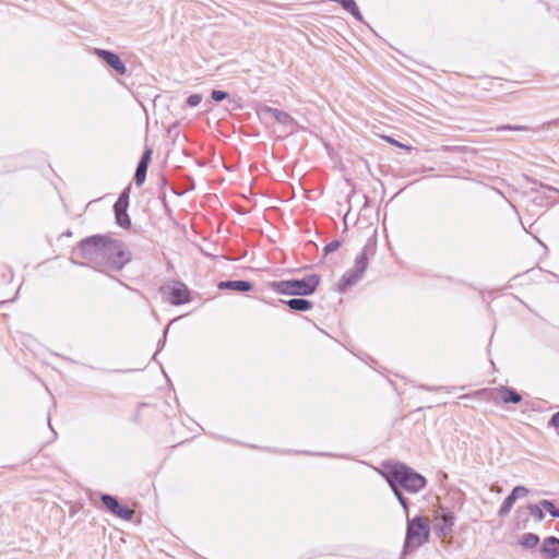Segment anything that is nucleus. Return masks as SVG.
<instances>
[{"label": "nucleus", "instance_id": "obj_1", "mask_svg": "<svg viewBox=\"0 0 559 559\" xmlns=\"http://www.w3.org/2000/svg\"><path fill=\"white\" fill-rule=\"evenodd\" d=\"M83 259L112 270H121L131 259L126 246L107 236H92L83 239L79 246Z\"/></svg>", "mask_w": 559, "mask_h": 559}, {"label": "nucleus", "instance_id": "obj_2", "mask_svg": "<svg viewBox=\"0 0 559 559\" xmlns=\"http://www.w3.org/2000/svg\"><path fill=\"white\" fill-rule=\"evenodd\" d=\"M381 475L386 479L392 491L400 487L411 493H417L426 487V478L402 463L383 464Z\"/></svg>", "mask_w": 559, "mask_h": 559}, {"label": "nucleus", "instance_id": "obj_3", "mask_svg": "<svg viewBox=\"0 0 559 559\" xmlns=\"http://www.w3.org/2000/svg\"><path fill=\"white\" fill-rule=\"evenodd\" d=\"M376 242L371 239L365 245L362 251L357 254L353 267L348 269L338 282L340 292H346L349 287L357 284L368 267V258L373 255Z\"/></svg>", "mask_w": 559, "mask_h": 559}, {"label": "nucleus", "instance_id": "obj_4", "mask_svg": "<svg viewBox=\"0 0 559 559\" xmlns=\"http://www.w3.org/2000/svg\"><path fill=\"white\" fill-rule=\"evenodd\" d=\"M376 242L371 239L365 245L362 251L357 254L353 267L348 269L338 282L340 292H346L349 287L357 284L368 267V258L373 255Z\"/></svg>", "mask_w": 559, "mask_h": 559}, {"label": "nucleus", "instance_id": "obj_5", "mask_svg": "<svg viewBox=\"0 0 559 559\" xmlns=\"http://www.w3.org/2000/svg\"><path fill=\"white\" fill-rule=\"evenodd\" d=\"M429 536L430 524L427 518L417 515L413 519H408L406 525L404 551L409 552L416 550L428 542Z\"/></svg>", "mask_w": 559, "mask_h": 559}, {"label": "nucleus", "instance_id": "obj_6", "mask_svg": "<svg viewBox=\"0 0 559 559\" xmlns=\"http://www.w3.org/2000/svg\"><path fill=\"white\" fill-rule=\"evenodd\" d=\"M320 276L310 274L300 280H288L272 283V288L282 295L308 296L316 292Z\"/></svg>", "mask_w": 559, "mask_h": 559}, {"label": "nucleus", "instance_id": "obj_7", "mask_svg": "<svg viewBox=\"0 0 559 559\" xmlns=\"http://www.w3.org/2000/svg\"><path fill=\"white\" fill-rule=\"evenodd\" d=\"M477 394H485L487 399L495 403H513L518 404L521 402L522 396L508 386H499L491 390H480Z\"/></svg>", "mask_w": 559, "mask_h": 559}, {"label": "nucleus", "instance_id": "obj_8", "mask_svg": "<svg viewBox=\"0 0 559 559\" xmlns=\"http://www.w3.org/2000/svg\"><path fill=\"white\" fill-rule=\"evenodd\" d=\"M100 500L106 509L109 510L114 515L128 521L132 519L133 511L131 509L121 507L115 497L110 495H103Z\"/></svg>", "mask_w": 559, "mask_h": 559}, {"label": "nucleus", "instance_id": "obj_9", "mask_svg": "<svg viewBox=\"0 0 559 559\" xmlns=\"http://www.w3.org/2000/svg\"><path fill=\"white\" fill-rule=\"evenodd\" d=\"M454 525V515L451 512L438 513L435 518L433 528L439 537H445L451 534Z\"/></svg>", "mask_w": 559, "mask_h": 559}, {"label": "nucleus", "instance_id": "obj_10", "mask_svg": "<svg viewBox=\"0 0 559 559\" xmlns=\"http://www.w3.org/2000/svg\"><path fill=\"white\" fill-rule=\"evenodd\" d=\"M95 53L119 74H126L127 68L118 55L105 49H96Z\"/></svg>", "mask_w": 559, "mask_h": 559}, {"label": "nucleus", "instance_id": "obj_11", "mask_svg": "<svg viewBox=\"0 0 559 559\" xmlns=\"http://www.w3.org/2000/svg\"><path fill=\"white\" fill-rule=\"evenodd\" d=\"M543 558L556 559L559 557V539L554 536L546 537L539 549Z\"/></svg>", "mask_w": 559, "mask_h": 559}, {"label": "nucleus", "instance_id": "obj_12", "mask_svg": "<svg viewBox=\"0 0 559 559\" xmlns=\"http://www.w3.org/2000/svg\"><path fill=\"white\" fill-rule=\"evenodd\" d=\"M151 154H152V151L146 150L138 164L135 175H134V180H135L136 186H141L145 180Z\"/></svg>", "mask_w": 559, "mask_h": 559}, {"label": "nucleus", "instance_id": "obj_13", "mask_svg": "<svg viewBox=\"0 0 559 559\" xmlns=\"http://www.w3.org/2000/svg\"><path fill=\"white\" fill-rule=\"evenodd\" d=\"M263 114L273 118L274 120H276L278 123H281L283 126L293 128L294 119L285 111H282V110L275 109V108H271V107H266L263 109Z\"/></svg>", "mask_w": 559, "mask_h": 559}, {"label": "nucleus", "instance_id": "obj_14", "mask_svg": "<svg viewBox=\"0 0 559 559\" xmlns=\"http://www.w3.org/2000/svg\"><path fill=\"white\" fill-rule=\"evenodd\" d=\"M173 305H181L189 301V292L183 284H178L170 289Z\"/></svg>", "mask_w": 559, "mask_h": 559}, {"label": "nucleus", "instance_id": "obj_15", "mask_svg": "<svg viewBox=\"0 0 559 559\" xmlns=\"http://www.w3.org/2000/svg\"><path fill=\"white\" fill-rule=\"evenodd\" d=\"M219 289H231L236 292H249L252 284L248 281H226L218 284Z\"/></svg>", "mask_w": 559, "mask_h": 559}, {"label": "nucleus", "instance_id": "obj_16", "mask_svg": "<svg viewBox=\"0 0 559 559\" xmlns=\"http://www.w3.org/2000/svg\"><path fill=\"white\" fill-rule=\"evenodd\" d=\"M284 302L294 311H308L312 308V302L302 298H293Z\"/></svg>", "mask_w": 559, "mask_h": 559}, {"label": "nucleus", "instance_id": "obj_17", "mask_svg": "<svg viewBox=\"0 0 559 559\" xmlns=\"http://www.w3.org/2000/svg\"><path fill=\"white\" fill-rule=\"evenodd\" d=\"M519 544L525 549H533L539 544V537L533 533H525L520 537Z\"/></svg>", "mask_w": 559, "mask_h": 559}, {"label": "nucleus", "instance_id": "obj_18", "mask_svg": "<svg viewBox=\"0 0 559 559\" xmlns=\"http://www.w3.org/2000/svg\"><path fill=\"white\" fill-rule=\"evenodd\" d=\"M515 501L516 499L510 493L501 503L498 514L502 518L508 515L512 510Z\"/></svg>", "mask_w": 559, "mask_h": 559}, {"label": "nucleus", "instance_id": "obj_19", "mask_svg": "<svg viewBox=\"0 0 559 559\" xmlns=\"http://www.w3.org/2000/svg\"><path fill=\"white\" fill-rule=\"evenodd\" d=\"M543 507L539 504H530L527 507V510L530 512V514L538 522H540L544 518H545V514L543 512Z\"/></svg>", "mask_w": 559, "mask_h": 559}, {"label": "nucleus", "instance_id": "obj_20", "mask_svg": "<svg viewBox=\"0 0 559 559\" xmlns=\"http://www.w3.org/2000/svg\"><path fill=\"white\" fill-rule=\"evenodd\" d=\"M115 213L117 212H126L128 207V194L124 192L122 193L117 202L115 203Z\"/></svg>", "mask_w": 559, "mask_h": 559}, {"label": "nucleus", "instance_id": "obj_21", "mask_svg": "<svg viewBox=\"0 0 559 559\" xmlns=\"http://www.w3.org/2000/svg\"><path fill=\"white\" fill-rule=\"evenodd\" d=\"M540 506L548 511L551 516L559 518V509L555 507V504L549 500L540 501Z\"/></svg>", "mask_w": 559, "mask_h": 559}, {"label": "nucleus", "instance_id": "obj_22", "mask_svg": "<svg viewBox=\"0 0 559 559\" xmlns=\"http://www.w3.org/2000/svg\"><path fill=\"white\" fill-rule=\"evenodd\" d=\"M393 492H394V496L396 497V499L399 500L400 504L402 506L406 519L408 520L409 514H408V503H407L406 498L402 495L401 490H395Z\"/></svg>", "mask_w": 559, "mask_h": 559}, {"label": "nucleus", "instance_id": "obj_23", "mask_svg": "<svg viewBox=\"0 0 559 559\" xmlns=\"http://www.w3.org/2000/svg\"><path fill=\"white\" fill-rule=\"evenodd\" d=\"M115 214H116L117 223L120 226L126 227V226L130 225V218H129V216L127 214V211L126 212H117Z\"/></svg>", "mask_w": 559, "mask_h": 559}, {"label": "nucleus", "instance_id": "obj_24", "mask_svg": "<svg viewBox=\"0 0 559 559\" xmlns=\"http://www.w3.org/2000/svg\"><path fill=\"white\" fill-rule=\"evenodd\" d=\"M511 495L515 498H523L528 495V489L524 486H516L512 489Z\"/></svg>", "mask_w": 559, "mask_h": 559}, {"label": "nucleus", "instance_id": "obj_25", "mask_svg": "<svg viewBox=\"0 0 559 559\" xmlns=\"http://www.w3.org/2000/svg\"><path fill=\"white\" fill-rule=\"evenodd\" d=\"M227 97H228V94L224 91L214 90L211 93V98L214 102H222V100L226 99Z\"/></svg>", "mask_w": 559, "mask_h": 559}, {"label": "nucleus", "instance_id": "obj_26", "mask_svg": "<svg viewBox=\"0 0 559 559\" xmlns=\"http://www.w3.org/2000/svg\"><path fill=\"white\" fill-rule=\"evenodd\" d=\"M201 102H202V95H200V94H192L187 99V104L190 107H197Z\"/></svg>", "mask_w": 559, "mask_h": 559}, {"label": "nucleus", "instance_id": "obj_27", "mask_svg": "<svg viewBox=\"0 0 559 559\" xmlns=\"http://www.w3.org/2000/svg\"><path fill=\"white\" fill-rule=\"evenodd\" d=\"M340 241L337 240H334V241H331L330 243H328L325 247H324V253L325 254H329L331 252H334L336 251L338 248H340Z\"/></svg>", "mask_w": 559, "mask_h": 559}, {"label": "nucleus", "instance_id": "obj_28", "mask_svg": "<svg viewBox=\"0 0 559 559\" xmlns=\"http://www.w3.org/2000/svg\"><path fill=\"white\" fill-rule=\"evenodd\" d=\"M523 129H524L523 127H518V126H501V127L497 128L498 131H502V130H523Z\"/></svg>", "mask_w": 559, "mask_h": 559}, {"label": "nucleus", "instance_id": "obj_29", "mask_svg": "<svg viewBox=\"0 0 559 559\" xmlns=\"http://www.w3.org/2000/svg\"><path fill=\"white\" fill-rule=\"evenodd\" d=\"M549 424L554 427H559V412L552 415Z\"/></svg>", "mask_w": 559, "mask_h": 559}, {"label": "nucleus", "instance_id": "obj_30", "mask_svg": "<svg viewBox=\"0 0 559 559\" xmlns=\"http://www.w3.org/2000/svg\"><path fill=\"white\" fill-rule=\"evenodd\" d=\"M386 140L391 143H394V144H397V142H395L394 140L390 139V138H386Z\"/></svg>", "mask_w": 559, "mask_h": 559}]
</instances>
